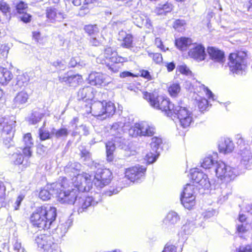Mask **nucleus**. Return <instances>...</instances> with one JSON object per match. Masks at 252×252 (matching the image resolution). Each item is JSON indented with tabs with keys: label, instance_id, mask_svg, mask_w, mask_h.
<instances>
[{
	"label": "nucleus",
	"instance_id": "nucleus-1",
	"mask_svg": "<svg viewBox=\"0 0 252 252\" xmlns=\"http://www.w3.org/2000/svg\"><path fill=\"white\" fill-rule=\"evenodd\" d=\"M69 179L63 178L59 183L63 185L59 189L57 195L58 201L62 204H74L76 202L78 214L86 212L92 207L96 206L101 200L100 193L97 192L91 193V195L81 196L77 199L78 193L81 191L77 187L69 183Z\"/></svg>",
	"mask_w": 252,
	"mask_h": 252
},
{
	"label": "nucleus",
	"instance_id": "nucleus-2",
	"mask_svg": "<svg viewBox=\"0 0 252 252\" xmlns=\"http://www.w3.org/2000/svg\"><path fill=\"white\" fill-rule=\"evenodd\" d=\"M56 208L50 205L38 207L30 217L32 224L40 229L48 230L56 226Z\"/></svg>",
	"mask_w": 252,
	"mask_h": 252
},
{
	"label": "nucleus",
	"instance_id": "nucleus-3",
	"mask_svg": "<svg viewBox=\"0 0 252 252\" xmlns=\"http://www.w3.org/2000/svg\"><path fill=\"white\" fill-rule=\"evenodd\" d=\"M81 165L76 162L68 164L64 167V172L71 179L69 184L77 187L82 192L89 191L92 188V178L88 173L83 172L79 173Z\"/></svg>",
	"mask_w": 252,
	"mask_h": 252
},
{
	"label": "nucleus",
	"instance_id": "nucleus-4",
	"mask_svg": "<svg viewBox=\"0 0 252 252\" xmlns=\"http://www.w3.org/2000/svg\"><path fill=\"white\" fill-rule=\"evenodd\" d=\"M143 97L152 107L161 110L167 116L171 117L174 115L176 105L171 103L169 99L148 92L144 93Z\"/></svg>",
	"mask_w": 252,
	"mask_h": 252
},
{
	"label": "nucleus",
	"instance_id": "nucleus-5",
	"mask_svg": "<svg viewBox=\"0 0 252 252\" xmlns=\"http://www.w3.org/2000/svg\"><path fill=\"white\" fill-rule=\"evenodd\" d=\"M91 113L101 120L112 117L116 112L115 104L111 101H96L92 103Z\"/></svg>",
	"mask_w": 252,
	"mask_h": 252
},
{
	"label": "nucleus",
	"instance_id": "nucleus-6",
	"mask_svg": "<svg viewBox=\"0 0 252 252\" xmlns=\"http://www.w3.org/2000/svg\"><path fill=\"white\" fill-rule=\"evenodd\" d=\"M244 53H231L229 56L228 66L231 71L236 74H241L245 71L247 63Z\"/></svg>",
	"mask_w": 252,
	"mask_h": 252
},
{
	"label": "nucleus",
	"instance_id": "nucleus-7",
	"mask_svg": "<svg viewBox=\"0 0 252 252\" xmlns=\"http://www.w3.org/2000/svg\"><path fill=\"white\" fill-rule=\"evenodd\" d=\"M214 170L216 176L221 180L229 181L234 179L238 173L237 170L221 161L216 162Z\"/></svg>",
	"mask_w": 252,
	"mask_h": 252
},
{
	"label": "nucleus",
	"instance_id": "nucleus-8",
	"mask_svg": "<svg viewBox=\"0 0 252 252\" xmlns=\"http://www.w3.org/2000/svg\"><path fill=\"white\" fill-rule=\"evenodd\" d=\"M173 116L177 117L183 128L189 127L193 122L192 111L189 108L179 104L176 105Z\"/></svg>",
	"mask_w": 252,
	"mask_h": 252
},
{
	"label": "nucleus",
	"instance_id": "nucleus-9",
	"mask_svg": "<svg viewBox=\"0 0 252 252\" xmlns=\"http://www.w3.org/2000/svg\"><path fill=\"white\" fill-rule=\"evenodd\" d=\"M16 121L13 117L0 118V129L4 142H9L13 137Z\"/></svg>",
	"mask_w": 252,
	"mask_h": 252
},
{
	"label": "nucleus",
	"instance_id": "nucleus-10",
	"mask_svg": "<svg viewBox=\"0 0 252 252\" xmlns=\"http://www.w3.org/2000/svg\"><path fill=\"white\" fill-rule=\"evenodd\" d=\"M155 128L148 122L135 123L128 129V134L132 137L137 136H152L155 133Z\"/></svg>",
	"mask_w": 252,
	"mask_h": 252
},
{
	"label": "nucleus",
	"instance_id": "nucleus-11",
	"mask_svg": "<svg viewBox=\"0 0 252 252\" xmlns=\"http://www.w3.org/2000/svg\"><path fill=\"white\" fill-rule=\"evenodd\" d=\"M91 177L94 186L98 189H100L110 183L112 179V172L107 168L98 169L95 176Z\"/></svg>",
	"mask_w": 252,
	"mask_h": 252
},
{
	"label": "nucleus",
	"instance_id": "nucleus-12",
	"mask_svg": "<svg viewBox=\"0 0 252 252\" xmlns=\"http://www.w3.org/2000/svg\"><path fill=\"white\" fill-rule=\"evenodd\" d=\"M35 241L38 248L46 252H59L55 249L57 244L54 243L52 236L44 234H38Z\"/></svg>",
	"mask_w": 252,
	"mask_h": 252
},
{
	"label": "nucleus",
	"instance_id": "nucleus-13",
	"mask_svg": "<svg viewBox=\"0 0 252 252\" xmlns=\"http://www.w3.org/2000/svg\"><path fill=\"white\" fill-rule=\"evenodd\" d=\"M190 178L194 183L198 184L200 187L204 189H209L211 187V183L207 175L200 171L198 168L190 170Z\"/></svg>",
	"mask_w": 252,
	"mask_h": 252
},
{
	"label": "nucleus",
	"instance_id": "nucleus-14",
	"mask_svg": "<svg viewBox=\"0 0 252 252\" xmlns=\"http://www.w3.org/2000/svg\"><path fill=\"white\" fill-rule=\"evenodd\" d=\"M63 184L59 182L47 185L44 189H41L39 193V197L44 201L50 199L51 196L54 195L57 197L59 189H61L62 187H63Z\"/></svg>",
	"mask_w": 252,
	"mask_h": 252
},
{
	"label": "nucleus",
	"instance_id": "nucleus-15",
	"mask_svg": "<svg viewBox=\"0 0 252 252\" xmlns=\"http://www.w3.org/2000/svg\"><path fill=\"white\" fill-rule=\"evenodd\" d=\"M146 171L145 167L138 165L126 169L125 176L131 182H138L144 178Z\"/></svg>",
	"mask_w": 252,
	"mask_h": 252
},
{
	"label": "nucleus",
	"instance_id": "nucleus-16",
	"mask_svg": "<svg viewBox=\"0 0 252 252\" xmlns=\"http://www.w3.org/2000/svg\"><path fill=\"white\" fill-rule=\"evenodd\" d=\"M89 83L94 86H106L111 82V78L101 72H92L88 77Z\"/></svg>",
	"mask_w": 252,
	"mask_h": 252
},
{
	"label": "nucleus",
	"instance_id": "nucleus-17",
	"mask_svg": "<svg viewBox=\"0 0 252 252\" xmlns=\"http://www.w3.org/2000/svg\"><path fill=\"white\" fill-rule=\"evenodd\" d=\"M46 17L51 23L61 22L66 18V15L55 6L47 7L45 10Z\"/></svg>",
	"mask_w": 252,
	"mask_h": 252
},
{
	"label": "nucleus",
	"instance_id": "nucleus-18",
	"mask_svg": "<svg viewBox=\"0 0 252 252\" xmlns=\"http://www.w3.org/2000/svg\"><path fill=\"white\" fill-rule=\"evenodd\" d=\"M126 124L123 121H119L113 123L112 125H110L108 127V130L109 134L114 136V139L117 138L118 140H120V142H125V139L122 138V135L126 130Z\"/></svg>",
	"mask_w": 252,
	"mask_h": 252
},
{
	"label": "nucleus",
	"instance_id": "nucleus-19",
	"mask_svg": "<svg viewBox=\"0 0 252 252\" xmlns=\"http://www.w3.org/2000/svg\"><path fill=\"white\" fill-rule=\"evenodd\" d=\"M204 47L200 44H193L189 49L188 55L189 57L197 62H201L205 59L206 54Z\"/></svg>",
	"mask_w": 252,
	"mask_h": 252
},
{
	"label": "nucleus",
	"instance_id": "nucleus-20",
	"mask_svg": "<svg viewBox=\"0 0 252 252\" xmlns=\"http://www.w3.org/2000/svg\"><path fill=\"white\" fill-rule=\"evenodd\" d=\"M132 21L134 25L140 28L151 29L152 24L149 17L142 13H135L132 17Z\"/></svg>",
	"mask_w": 252,
	"mask_h": 252
},
{
	"label": "nucleus",
	"instance_id": "nucleus-21",
	"mask_svg": "<svg viewBox=\"0 0 252 252\" xmlns=\"http://www.w3.org/2000/svg\"><path fill=\"white\" fill-rule=\"evenodd\" d=\"M161 142L162 140L160 138L154 137L152 138L151 143V151L146 155L147 161L149 163H153L158 158L159 155L158 150Z\"/></svg>",
	"mask_w": 252,
	"mask_h": 252
},
{
	"label": "nucleus",
	"instance_id": "nucleus-22",
	"mask_svg": "<svg viewBox=\"0 0 252 252\" xmlns=\"http://www.w3.org/2000/svg\"><path fill=\"white\" fill-rule=\"evenodd\" d=\"M82 76L78 74H72L67 72L63 76H59V81L64 82L66 85L71 87H75L82 81Z\"/></svg>",
	"mask_w": 252,
	"mask_h": 252
},
{
	"label": "nucleus",
	"instance_id": "nucleus-23",
	"mask_svg": "<svg viewBox=\"0 0 252 252\" xmlns=\"http://www.w3.org/2000/svg\"><path fill=\"white\" fill-rule=\"evenodd\" d=\"M238 155H240L241 164L246 168H251L252 165V154L248 145H246L243 149L239 150Z\"/></svg>",
	"mask_w": 252,
	"mask_h": 252
},
{
	"label": "nucleus",
	"instance_id": "nucleus-24",
	"mask_svg": "<svg viewBox=\"0 0 252 252\" xmlns=\"http://www.w3.org/2000/svg\"><path fill=\"white\" fill-rule=\"evenodd\" d=\"M103 56L106 60L114 63H123L128 61L127 58L118 56L117 52L110 47L105 48Z\"/></svg>",
	"mask_w": 252,
	"mask_h": 252
},
{
	"label": "nucleus",
	"instance_id": "nucleus-25",
	"mask_svg": "<svg viewBox=\"0 0 252 252\" xmlns=\"http://www.w3.org/2000/svg\"><path fill=\"white\" fill-rule=\"evenodd\" d=\"M207 52L210 58L216 63L223 64L224 61V53L220 50L213 47H209L207 48Z\"/></svg>",
	"mask_w": 252,
	"mask_h": 252
},
{
	"label": "nucleus",
	"instance_id": "nucleus-26",
	"mask_svg": "<svg viewBox=\"0 0 252 252\" xmlns=\"http://www.w3.org/2000/svg\"><path fill=\"white\" fill-rule=\"evenodd\" d=\"M125 142H120V140L112 139V141H108L106 143V155L107 160L111 161L113 159V153L115 150L116 147L117 146L122 149L124 148L123 144Z\"/></svg>",
	"mask_w": 252,
	"mask_h": 252
},
{
	"label": "nucleus",
	"instance_id": "nucleus-27",
	"mask_svg": "<svg viewBox=\"0 0 252 252\" xmlns=\"http://www.w3.org/2000/svg\"><path fill=\"white\" fill-rule=\"evenodd\" d=\"M118 39L119 40H123V43L121 44L123 47L131 49L133 47L132 35L130 34L126 33L124 31H121L119 32Z\"/></svg>",
	"mask_w": 252,
	"mask_h": 252
},
{
	"label": "nucleus",
	"instance_id": "nucleus-28",
	"mask_svg": "<svg viewBox=\"0 0 252 252\" xmlns=\"http://www.w3.org/2000/svg\"><path fill=\"white\" fill-rule=\"evenodd\" d=\"M29 95L24 91H22L18 93L13 99V102L15 107H20L26 104L29 99Z\"/></svg>",
	"mask_w": 252,
	"mask_h": 252
},
{
	"label": "nucleus",
	"instance_id": "nucleus-29",
	"mask_svg": "<svg viewBox=\"0 0 252 252\" xmlns=\"http://www.w3.org/2000/svg\"><path fill=\"white\" fill-rule=\"evenodd\" d=\"M94 97V89L90 86H87L81 89L78 92V98L79 100H91Z\"/></svg>",
	"mask_w": 252,
	"mask_h": 252
},
{
	"label": "nucleus",
	"instance_id": "nucleus-30",
	"mask_svg": "<svg viewBox=\"0 0 252 252\" xmlns=\"http://www.w3.org/2000/svg\"><path fill=\"white\" fill-rule=\"evenodd\" d=\"M234 148V143L229 138L224 139V140L220 142L219 145L220 152L223 154L232 152Z\"/></svg>",
	"mask_w": 252,
	"mask_h": 252
},
{
	"label": "nucleus",
	"instance_id": "nucleus-31",
	"mask_svg": "<svg viewBox=\"0 0 252 252\" xmlns=\"http://www.w3.org/2000/svg\"><path fill=\"white\" fill-rule=\"evenodd\" d=\"M180 220L178 214L174 211L169 212L164 219V223L168 226H175Z\"/></svg>",
	"mask_w": 252,
	"mask_h": 252
},
{
	"label": "nucleus",
	"instance_id": "nucleus-32",
	"mask_svg": "<svg viewBox=\"0 0 252 252\" xmlns=\"http://www.w3.org/2000/svg\"><path fill=\"white\" fill-rule=\"evenodd\" d=\"M30 81V77L27 74H22L17 75L14 81V86L16 90L26 86Z\"/></svg>",
	"mask_w": 252,
	"mask_h": 252
},
{
	"label": "nucleus",
	"instance_id": "nucleus-33",
	"mask_svg": "<svg viewBox=\"0 0 252 252\" xmlns=\"http://www.w3.org/2000/svg\"><path fill=\"white\" fill-rule=\"evenodd\" d=\"M192 40L189 38L182 37L176 39L175 45L181 51H186L192 45Z\"/></svg>",
	"mask_w": 252,
	"mask_h": 252
},
{
	"label": "nucleus",
	"instance_id": "nucleus-34",
	"mask_svg": "<svg viewBox=\"0 0 252 252\" xmlns=\"http://www.w3.org/2000/svg\"><path fill=\"white\" fill-rule=\"evenodd\" d=\"M13 74L7 68L0 66V84L6 85L12 79Z\"/></svg>",
	"mask_w": 252,
	"mask_h": 252
},
{
	"label": "nucleus",
	"instance_id": "nucleus-35",
	"mask_svg": "<svg viewBox=\"0 0 252 252\" xmlns=\"http://www.w3.org/2000/svg\"><path fill=\"white\" fill-rule=\"evenodd\" d=\"M195 196H191L190 197L181 196L180 198L182 205L188 209H190L194 206L195 204Z\"/></svg>",
	"mask_w": 252,
	"mask_h": 252
},
{
	"label": "nucleus",
	"instance_id": "nucleus-36",
	"mask_svg": "<svg viewBox=\"0 0 252 252\" xmlns=\"http://www.w3.org/2000/svg\"><path fill=\"white\" fill-rule=\"evenodd\" d=\"M91 157V154L86 150H82L81 151V158L86 162L85 164L91 166V168H92L93 166L96 168L98 164L93 161Z\"/></svg>",
	"mask_w": 252,
	"mask_h": 252
},
{
	"label": "nucleus",
	"instance_id": "nucleus-37",
	"mask_svg": "<svg viewBox=\"0 0 252 252\" xmlns=\"http://www.w3.org/2000/svg\"><path fill=\"white\" fill-rule=\"evenodd\" d=\"M72 221L71 220H67L64 222L61 223L57 228V233L63 236L68 231L69 227L71 226Z\"/></svg>",
	"mask_w": 252,
	"mask_h": 252
},
{
	"label": "nucleus",
	"instance_id": "nucleus-38",
	"mask_svg": "<svg viewBox=\"0 0 252 252\" xmlns=\"http://www.w3.org/2000/svg\"><path fill=\"white\" fill-rule=\"evenodd\" d=\"M216 161L212 156H209L202 159V161L201 162V167L205 169H211L212 167L214 168Z\"/></svg>",
	"mask_w": 252,
	"mask_h": 252
},
{
	"label": "nucleus",
	"instance_id": "nucleus-39",
	"mask_svg": "<svg viewBox=\"0 0 252 252\" xmlns=\"http://www.w3.org/2000/svg\"><path fill=\"white\" fill-rule=\"evenodd\" d=\"M68 134V130L66 128L62 127L58 129L55 128L52 129V135L57 139L65 138Z\"/></svg>",
	"mask_w": 252,
	"mask_h": 252
},
{
	"label": "nucleus",
	"instance_id": "nucleus-40",
	"mask_svg": "<svg viewBox=\"0 0 252 252\" xmlns=\"http://www.w3.org/2000/svg\"><path fill=\"white\" fill-rule=\"evenodd\" d=\"M10 159L15 165H20L24 161V157L21 154V151L18 149H16V151L11 156Z\"/></svg>",
	"mask_w": 252,
	"mask_h": 252
},
{
	"label": "nucleus",
	"instance_id": "nucleus-41",
	"mask_svg": "<svg viewBox=\"0 0 252 252\" xmlns=\"http://www.w3.org/2000/svg\"><path fill=\"white\" fill-rule=\"evenodd\" d=\"M44 117V114L38 111H33L29 118V122L31 124L35 125L39 122Z\"/></svg>",
	"mask_w": 252,
	"mask_h": 252
},
{
	"label": "nucleus",
	"instance_id": "nucleus-42",
	"mask_svg": "<svg viewBox=\"0 0 252 252\" xmlns=\"http://www.w3.org/2000/svg\"><path fill=\"white\" fill-rule=\"evenodd\" d=\"M172 9V6L170 3H166L157 7L156 12L158 15H166L167 13L171 12Z\"/></svg>",
	"mask_w": 252,
	"mask_h": 252
},
{
	"label": "nucleus",
	"instance_id": "nucleus-43",
	"mask_svg": "<svg viewBox=\"0 0 252 252\" xmlns=\"http://www.w3.org/2000/svg\"><path fill=\"white\" fill-rule=\"evenodd\" d=\"M84 30L90 35L96 36L99 32V29L96 25H89L85 27Z\"/></svg>",
	"mask_w": 252,
	"mask_h": 252
},
{
	"label": "nucleus",
	"instance_id": "nucleus-44",
	"mask_svg": "<svg viewBox=\"0 0 252 252\" xmlns=\"http://www.w3.org/2000/svg\"><path fill=\"white\" fill-rule=\"evenodd\" d=\"M181 91L180 85L177 83H174L170 85L168 88V92L171 96L175 97Z\"/></svg>",
	"mask_w": 252,
	"mask_h": 252
},
{
	"label": "nucleus",
	"instance_id": "nucleus-45",
	"mask_svg": "<svg viewBox=\"0 0 252 252\" xmlns=\"http://www.w3.org/2000/svg\"><path fill=\"white\" fill-rule=\"evenodd\" d=\"M15 7L17 13H24L27 11L28 8L27 4L23 1H19L14 3Z\"/></svg>",
	"mask_w": 252,
	"mask_h": 252
},
{
	"label": "nucleus",
	"instance_id": "nucleus-46",
	"mask_svg": "<svg viewBox=\"0 0 252 252\" xmlns=\"http://www.w3.org/2000/svg\"><path fill=\"white\" fill-rule=\"evenodd\" d=\"M39 136L41 140H45L48 139H50L53 136L52 135V131L51 133L50 132L46 129L40 127L39 129Z\"/></svg>",
	"mask_w": 252,
	"mask_h": 252
},
{
	"label": "nucleus",
	"instance_id": "nucleus-47",
	"mask_svg": "<svg viewBox=\"0 0 252 252\" xmlns=\"http://www.w3.org/2000/svg\"><path fill=\"white\" fill-rule=\"evenodd\" d=\"M222 189L221 191V194L220 196V201H224L228 198V195L230 193V190L225 184H222L220 189Z\"/></svg>",
	"mask_w": 252,
	"mask_h": 252
},
{
	"label": "nucleus",
	"instance_id": "nucleus-48",
	"mask_svg": "<svg viewBox=\"0 0 252 252\" xmlns=\"http://www.w3.org/2000/svg\"><path fill=\"white\" fill-rule=\"evenodd\" d=\"M194 187L190 184H187L184 189V190L181 195V196L190 197L194 195Z\"/></svg>",
	"mask_w": 252,
	"mask_h": 252
},
{
	"label": "nucleus",
	"instance_id": "nucleus-49",
	"mask_svg": "<svg viewBox=\"0 0 252 252\" xmlns=\"http://www.w3.org/2000/svg\"><path fill=\"white\" fill-rule=\"evenodd\" d=\"M198 84L199 85L200 89L202 90L203 91V92L205 94L208 98L210 100H214L215 95L213 94L211 90H210L204 85L200 84V83Z\"/></svg>",
	"mask_w": 252,
	"mask_h": 252
},
{
	"label": "nucleus",
	"instance_id": "nucleus-50",
	"mask_svg": "<svg viewBox=\"0 0 252 252\" xmlns=\"http://www.w3.org/2000/svg\"><path fill=\"white\" fill-rule=\"evenodd\" d=\"M197 101L198 108L201 111L206 110L209 107L208 101L205 98H201Z\"/></svg>",
	"mask_w": 252,
	"mask_h": 252
},
{
	"label": "nucleus",
	"instance_id": "nucleus-51",
	"mask_svg": "<svg viewBox=\"0 0 252 252\" xmlns=\"http://www.w3.org/2000/svg\"><path fill=\"white\" fill-rule=\"evenodd\" d=\"M185 22L183 20H176L173 24L174 28L178 32H182L184 29Z\"/></svg>",
	"mask_w": 252,
	"mask_h": 252
},
{
	"label": "nucleus",
	"instance_id": "nucleus-52",
	"mask_svg": "<svg viewBox=\"0 0 252 252\" xmlns=\"http://www.w3.org/2000/svg\"><path fill=\"white\" fill-rule=\"evenodd\" d=\"M69 65L70 67H75L77 65L79 66H83L85 65V63L83 62H81L79 58H72L69 62Z\"/></svg>",
	"mask_w": 252,
	"mask_h": 252
},
{
	"label": "nucleus",
	"instance_id": "nucleus-53",
	"mask_svg": "<svg viewBox=\"0 0 252 252\" xmlns=\"http://www.w3.org/2000/svg\"><path fill=\"white\" fill-rule=\"evenodd\" d=\"M247 231V224L242 223L237 225V232L240 237H242L243 235L246 233Z\"/></svg>",
	"mask_w": 252,
	"mask_h": 252
},
{
	"label": "nucleus",
	"instance_id": "nucleus-54",
	"mask_svg": "<svg viewBox=\"0 0 252 252\" xmlns=\"http://www.w3.org/2000/svg\"><path fill=\"white\" fill-rule=\"evenodd\" d=\"M23 142H24L25 146H33V140L30 133H28L25 134L23 137Z\"/></svg>",
	"mask_w": 252,
	"mask_h": 252
},
{
	"label": "nucleus",
	"instance_id": "nucleus-55",
	"mask_svg": "<svg viewBox=\"0 0 252 252\" xmlns=\"http://www.w3.org/2000/svg\"><path fill=\"white\" fill-rule=\"evenodd\" d=\"M149 56L153 58V61L157 63H159L162 61V57L160 53H149Z\"/></svg>",
	"mask_w": 252,
	"mask_h": 252
},
{
	"label": "nucleus",
	"instance_id": "nucleus-56",
	"mask_svg": "<svg viewBox=\"0 0 252 252\" xmlns=\"http://www.w3.org/2000/svg\"><path fill=\"white\" fill-rule=\"evenodd\" d=\"M32 146H25V147L23 148H19L18 149L20 151H22L24 156L25 157L30 158L31 157L32 154V151L31 150V148Z\"/></svg>",
	"mask_w": 252,
	"mask_h": 252
},
{
	"label": "nucleus",
	"instance_id": "nucleus-57",
	"mask_svg": "<svg viewBox=\"0 0 252 252\" xmlns=\"http://www.w3.org/2000/svg\"><path fill=\"white\" fill-rule=\"evenodd\" d=\"M236 140H237V144L240 147V149H243L245 146V141L242 136L240 134H237L235 136Z\"/></svg>",
	"mask_w": 252,
	"mask_h": 252
},
{
	"label": "nucleus",
	"instance_id": "nucleus-58",
	"mask_svg": "<svg viewBox=\"0 0 252 252\" xmlns=\"http://www.w3.org/2000/svg\"><path fill=\"white\" fill-rule=\"evenodd\" d=\"M10 8L9 5L5 2H0V10L4 14H6L10 12Z\"/></svg>",
	"mask_w": 252,
	"mask_h": 252
},
{
	"label": "nucleus",
	"instance_id": "nucleus-59",
	"mask_svg": "<svg viewBox=\"0 0 252 252\" xmlns=\"http://www.w3.org/2000/svg\"><path fill=\"white\" fill-rule=\"evenodd\" d=\"M25 198V195L23 194H20L17 198V199L14 203V207L15 210H17L19 209V206L21 205L22 201Z\"/></svg>",
	"mask_w": 252,
	"mask_h": 252
},
{
	"label": "nucleus",
	"instance_id": "nucleus-60",
	"mask_svg": "<svg viewBox=\"0 0 252 252\" xmlns=\"http://www.w3.org/2000/svg\"><path fill=\"white\" fill-rule=\"evenodd\" d=\"M155 44L158 48H159L161 51L165 52L168 50V48H165L162 44V42L160 38L157 37L155 39Z\"/></svg>",
	"mask_w": 252,
	"mask_h": 252
},
{
	"label": "nucleus",
	"instance_id": "nucleus-61",
	"mask_svg": "<svg viewBox=\"0 0 252 252\" xmlns=\"http://www.w3.org/2000/svg\"><path fill=\"white\" fill-rule=\"evenodd\" d=\"M176 247L170 244H167L162 251V252H176Z\"/></svg>",
	"mask_w": 252,
	"mask_h": 252
},
{
	"label": "nucleus",
	"instance_id": "nucleus-62",
	"mask_svg": "<svg viewBox=\"0 0 252 252\" xmlns=\"http://www.w3.org/2000/svg\"><path fill=\"white\" fill-rule=\"evenodd\" d=\"M21 14H22V15L20 16L19 17L21 20L24 23H27L31 21V16L28 14L26 11L24 13H21Z\"/></svg>",
	"mask_w": 252,
	"mask_h": 252
},
{
	"label": "nucleus",
	"instance_id": "nucleus-63",
	"mask_svg": "<svg viewBox=\"0 0 252 252\" xmlns=\"http://www.w3.org/2000/svg\"><path fill=\"white\" fill-rule=\"evenodd\" d=\"M51 64L57 68H62L65 66L64 62L63 61L59 60L53 62Z\"/></svg>",
	"mask_w": 252,
	"mask_h": 252
},
{
	"label": "nucleus",
	"instance_id": "nucleus-64",
	"mask_svg": "<svg viewBox=\"0 0 252 252\" xmlns=\"http://www.w3.org/2000/svg\"><path fill=\"white\" fill-rule=\"evenodd\" d=\"M237 252H252V245L240 247Z\"/></svg>",
	"mask_w": 252,
	"mask_h": 252
}]
</instances>
